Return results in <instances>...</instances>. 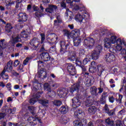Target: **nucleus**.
Wrapping results in <instances>:
<instances>
[{
  "mask_svg": "<svg viewBox=\"0 0 126 126\" xmlns=\"http://www.w3.org/2000/svg\"><path fill=\"white\" fill-rule=\"evenodd\" d=\"M41 36V41L38 38L34 37L30 41L29 44L31 45L30 48L32 51L37 50L38 47H39L40 44H42L45 40V35L44 33H41L40 34Z\"/></svg>",
  "mask_w": 126,
  "mask_h": 126,
  "instance_id": "nucleus-1",
  "label": "nucleus"
},
{
  "mask_svg": "<svg viewBox=\"0 0 126 126\" xmlns=\"http://www.w3.org/2000/svg\"><path fill=\"white\" fill-rule=\"evenodd\" d=\"M116 35H111L110 38H105L104 39V46L106 48H109L112 44H116L117 45H123V42L121 38H118Z\"/></svg>",
  "mask_w": 126,
  "mask_h": 126,
  "instance_id": "nucleus-2",
  "label": "nucleus"
},
{
  "mask_svg": "<svg viewBox=\"0 0 126 126\" xmlns=\"http://www.w3.org/2000/svg\"><path fill=\"white\" fill-rule=\"evenodd\" d=\"M90 15L89 12L84 10H81L79 14L75 15V19L80 23H85L90 19Z\"/></svg>",
  "mask_w": 126,
  "mask_h": 126,
  "instance_id": "nucleus-3",
  "label": "nucleus"
},
{
  "mask_svg": "<svg viewBox=\"0 0 126 126\" xmlns=\"http://www.w3.org/2000/svg\"><path fill=\"white\" fill-rule=\"evenodd\" d=\"M97 69V75L99 76H101L102 72L104 71V69L102 68L101 64L97 65V63L93 61L91 63V66L89 68V71L92 73H95Z\"/></svg>",
  "mask_w": 126,
  "mask_h": 126,
  "instance_id": "nucleus-4",
  "label": "nucleus"
},
{
  "mask_svg": "<svg viewBox=\"0 0 126 126\" xmlns=\"http://www.w3.org/2000/svg\"><path fill=\"white\" fill-rule=\"evenodd\" d=\"M68 60L72 62L75 61L76 65L81 67V68H82V70H86L85 68L82 65L81 59L80 57H77L76 53H73L69 55L68 56Z\"/></svg>",
  "mask_w": 126,
  "mask_h": 126,
  "instance_id": "nucleus-5",
  "label": "nucleus"
},
{
  "mask_svg": "<svg viewBox=\"0 0 126 126\" xmlns=\"http://www.w3.org/2000/svg\"><path fill=\"white\" fill-rule=\"evenodd\" d=\"M84 112L82 110L78 109L74 112V117L78 118L77 120H75L73 122L74 126H83L82 124V120L83 117Z\"/></svg>",
  "mask_w": 126,
  "mask_h": 126,
  "instance_id": "nucleus-6",
  "label": "nucleus"
},
{
  "mask_svg": "<svg viewBox=\"0 0 126 126\" xmlns=\"http://www.w3.org/2000/svg\"><path fill=\"white\" fill-rule=\"evenodd\" d=\"M45 116V114L43 113V112H40L37 113V115H35L34 117H31L30 119L32 120L31 123V126H35L37 124H42L41 118Z\"/></svg>",
  "mask_w": 126,
  "mask_h": 126,
  "instance_id": "nucleus-7",
  "label": "nucleus"
},
{
  "mask_svg": "<svg viewBox=\"0 0 126 126\" xmlns=\"http://www.w3.org/2000/svg\"><path fill=\"white\" fill-rule=\"evenodd\" d=\"M69 45H70V42L61 40L60 42V45L61 47L60 53L61 55H64V54L67 53V48L68 46H69Z\"/></svg>",
  "mask_w": 126,
  "mask_h": 126,
  "instance_id": "nucleus-8",
  "label": "nucleus"
},
{
  "mask_svg": "<svg viewBox=\"0 0 126 126\" xmlns=\"http://www.w3.org/2000/svg\"><path fill=\"white\" fill-rule=\"evenodd\" d=\"M95 44V40L94 38L91 37H87L85 38L83 46L87 49H92Z\"/></svg>",
  "mask_w": 126,
  "mask_h": 126,
  "instance_id": "nucleus-9",
  "label": "nucleus"
},
{
  "mask_svg": "<svg viewBox=\"0 0 126 126\" xmlns=\"http://www.w3.org/2000/svg\"><path fill=\"white\" fill-rule=\"evenodd\" d=\"M44 90L48 92V95L51 99H53L56 96V93L52 91L50 85L48 83H45L43 86Z\"/></svg>",
  "mask_w": 126,
  "mask_h": 126,
  "instance_id": "nucleus-10",
  "label": "nucleus"
},
{
  "mask_svg": "<svg viewBox=\"0 0 126 126\" xmlns=\"http://www.w3.org/2000/svg\"><path fill=\"white\" fill-rule=\"evenodd\" d=\"M66 66V69L70 75L72 76L76 75L77 71L76 67H75L74 65H73V64L67 63Z\"/></svg>",
  "mask_w": 126,
  "mask_h": 126,
  "instance_id": "nucleus-11",
  "label": "nucleus"
},
{
  "mask_svg": "<svg viewBox=\"0 0 126 126\" xmlns=\"http://www.w3.org/2000/svg\"><path fill=\"white\" fill-rule=\"evenodd\" d=\"M80 32L81 31L80 29L72 30L70 32V37L73 39L80 38L79 37L80 35Z\"/></svg>",
  "mask_w": 126,
  "mask_h": 126,
  "instance_id": "nucleus-12",
  "label": "nucleus"
},
{
  "mask_svg": "<svg viewBox=\"0 0 126 126\" xmlns=\"http://www.w3.org/2000/svg\"><path fill=\"white\" fill-rule=\"evenodd\" d=\"M18 16L19 18V22H25L28 19V16L26 13L20 12L18 14Z\"/></svg>",
  "mask_w": 126,
  "mask_h": 126,
  "instance_id": "nucleus-13",
  "label": "nucleus"
},
{
  "mask_svg": "<svg viewBox=\"0 0 126 126\" xmlns=\"http://www.w3.org/2000/svg\"><path fill=\"white\" fill-rule=\"evenodd\" d=\"M105 60L106 62L111 63L116 60V56L112 53H107L105 56Z\"/></svg>",
  "mask_w": 126,
  "mask_h": 126,
  "instance_id": "nucleus-14",
  "label": "nucleus"
},
{
  "mask_svg": "<svg viewBox=\"0 0 126 126\" xmlns=\"http://www.w3.org/2000/svg\"><path fill=\"white\" fill-rule=\"evenodd\" d=\"M40 56L44 62H48L51 60V56L48 52H43L40 54Z\"/></svg>",
  "mask_w": 126,
  "mask_h": 126,
  "instance_id": "nucleus-15",
  "label": "nucleus"
},
{
  "mask_svg": "<svg viewBox=\"0 0 126 126\" xmlns=\"http://www.w3.org/2000/svg\"><path fill=\"white\" fill-rule=\"evenodd\" d=\"M13 61H9L7 63V65L6 66H5L4 67L3 70H5L6 71H7L8 72H11V71L13 70Z\"/></svg>",
  "mask_w": 126,
  "mask_h": 126,
  "instance_id": "nucleus-16",
  "label": "nucleus"
},
{
  "mask_svg": "<svg viewBox=\"0 0 126 126\" xmlns=\"http://www.w3.org/2000/svg\"><path fill=\"white\" fill-rule=\"evenodd\" d=\"M72 106L73 108H77L80 107L81 105V101L78 97H74L72 99Z\"/></svg>",
  "mask_w": 126,
  "mask_h": 126,
  "instance_id": "nucleus-17",
  "label": "nucleus"
},
{
  "mask_svg": "<svg viewBox=\"0 0 126 126\" xmlns=\"http://www.w3.org/2000/svg\"><path fill=\"white\" fill-rule=\"evenodd\" d=\"M58 9V6L56 5L49 4L48 7L45 9V11L49 13H53L54 11Z\"/></svg>",
  "mask_w": 126,
  "mask_h": 126,
  "instance_id": "nucleus-18",
  "label": "nucleus"
},
{
  "mask_svg": "<svg viewBox=\"0 0 126 126\" xmlns=\"http://www.w3.org/2000/svg\"><path fill=\"white\" fill-rule=\"evenodd\" d=\"M80 85L79 84H74L71 87V88L70 89V92L71 94H73V93L74 91H76L77 92H78L80 90Z\"/></svg>",
  "mask_w": 126,
  "mask_h": 126,
  "instance_id": "nucleus-19",
  "label": "nucleus"
},
{
  "mask_svg": "<svg viewBox=\"0 0 126 126\" xmlns=\"http://www.w3.org/2000/svg\"><path fill=\"white\" fill-rule=\"evenodd\" d=\"M13 28V27L11 24L7 23L6 26H5V32H6V33H10L12 32Z\"/></svg>",
  "mask_w": 126,
  "mask_h": 126,
  "instance_id": "nucleus-20",
  "label": "nucleus"
},
{
  "mask_svg": "<svg viewBox=\"0 0 126 126\" xmlns=\"http://www.w3.org/2000/svg\"><path fill=\"white\" fill-rule=\"evenodd\" d=\"M94 82V77L93 76L90 77V78H89L86 82V86L87 87H90L93 85Z\"/></svg>",
  "mask_w": 126,
  "mask_h": 126,
  "instance_id": "nucleus-21",
  "label": "nucleus"
},
{
  "mask_svg": "<svg viewBox=\"0 0 126 126\" xmlns=\"http://www.w3.org/2000/svg\"><path fill=\"white\" fill-rule=\"evenodd\" d=\"M97 111L96 107L95 106H91L88 108V112L91 115H94Z\"/></svg>",
  "mask_w": 126,
  "mask_h": 126,
  "instance_id": "nucleus-22",
  "label": "nucleus"
},
{
  "mask_svg": "<svg viewBox=\"0 0 126 126\" xmlns=\"http://www.w3.org/2000/svg\"><path fill=\"white\" fill-rule=\"evenodd\" d=\"M47 73L46 72L44 71V70H43V69H41L38 72V76L40 78H41L42 76H43V78H42L45 79V78L47 77Z\"/></svg>",
  "mask_w": 126,
  "mask_h": 126,
  "instance_id": "nucleus-23",
  "label": "nucleus"
},
{
  "mask_svg": "<svg viewBox=\"0 0 126 126\" xmlns=\"http://www.w3.org/2000/svg\"><path fill=\"white\" fill-rule=\"evenodd\" d=\"M38 102L43 106L44 107L47 108L48 105L47 104L49 103V101L47 99H39Z\"/></svg>",
  "mask_w": 126,
  "mask_h": 126,
  "instance_id": "nucleus-24",
  "label": "nucleus"
},
{
  "mask_svg": "<svg viewBox=\"0 0 126 126\" xmlns=\"http://www.w3.org/2000/svg\"><path fill=\"white\" fill-rule=\"evenodd\" d=\"M105 122V123L106 124V125H107L108 126H115V121L111 120L110 118H107V119H106Z\"/></svg>",
  "mask_w": 126,
  "mask_h": 126,
  "instance_id": "nucleus-25",
  "label": "nucleus"
},
{
  "mask_svg": "<svg viewBox=\"0 0 126 126\" xmlns=\"http://www.w3.org/2000/svg\"><path fill=\"white\" fill-rule=\"evenodd\" d=\"M21 41V38L19 37V35H17L16 37L14 38H13L11 42L12 46H14L16 43H18Z\"/></svg>",
  "mask_w": 126,
  "mask_h": 126,
  "instance_id": "nucleus-26",
  "label": "nucleus"
},
{
  "mask_svg": "<svg viewBox=\"0 0 126 126\" xmlns=\"http://www.w3.org/2000/svg\"><path fill=\"white\" fill-rule=\"evenodd\" d=\"M59 111L62 114H65L68 112V108L65 106H62L59 109Z\"/></svg>",
  "mask_w": 126,
  "mask_h": 126,
  "instance_id": "nucleus-27",
  "label": "nucleus"
},
{
  "mask_svg": "<svg viewBox=\"0 0 126 126\" xmlns=\"http://www.w3.org/2000/svg\"><path fill=\"white\" fill-rule=\"evenodd\" d=\"M99 53H97L96 51H94L91 55L92 59L93 60H97L99 57Z\"/></svg>",
  "mask_w": 126,
  "mask_h": 126,
  "instance_id": "nucleus-28",
  "label": "nucleus"
},
{
  "mask_svg": "<svg viewBox=\"0 0 126 126\" xmlns=\"http://www.w3.org/2000/svg\"><path fill=\"white\" fill-rule=\"evenodd\" d=\"M69 121L68 118H67V116H63L61 118V122L62 124L66 125Z\"/></svg>",
  "mask_w": 126,
  "mask_h": 126,
  "instance_id": "nucleus-29",
  "label": "nucleus"
},
{
  "mask_svg": "<svg viewBox=\"0 0 126 126\" xmlns=\"http://www.w3.org/2000/svg\"><path fill=\"white\" fill-rule=\"evenodd\" d=\"M62 32L64 36L70 37L71 32L68 29H65L62 30Z\"/></svg>",
  "mask_w": 126,
  "mask_h": 126,
  "instance_id": "nucleus-30",
  "label": "nucleus"
},
{
  "mask_svg": "<svg viewBox=\"0 0 126 126\" xmlns=\"http://www.w3.org/2000/svg\"><path fill=\"white\" fill-rule=\"evenodd\" d=\"M90 62V59L88 58H85L83 60V63L82 60V65L83 66V67L85 68V70L83 71H86V68L85 67V65L88 64Z\"/></svg>",
  "mask_w": 126,
  "mask_h": 126,
  "instance_id": "nucleus-31",
  "label": "nucleus"
},
{
  "mask_svg": "<svg viewBox=\"0 0 126 126\" xmlns=\"http://www.w3.org/2000/svg\"><path fill=\"white\" fill-rule=\"evenodd\" d=\"M6 72V71H5V70H3L2 72L0 73V76L2 77L3 79L7 80V79H9V76L8 74L5 73Z\"/></svg>",
  "mask_w": 126,
  "mask_h": 126,
  "instance_id": "nucleus-32",
  "label": "nucleus"
},
{
  "mask_svg": "<svg viewBox=\"0 0 126 126\" xmlns=\"http://www.w3.org/2000/svg\"><path fill=\"white\" fill-rule=\"evenodd\" d=\"M108 30L107 29H103L102 31L100 32L99 34L100 36H108Z\"/></svg>",
  "mask_w": 126,
  "mask_h": 126,
  "instance_id": "nucleus-33",
  "label": "nucleus"
},
{
  "mask_svg": "<svg viewBox=\"0 0 126 126\" xmlns=\"http://www.w3.org/2000/svg\"><path fill=\"white\" fill-rule=\"evenodd\" d=\"M74 46L76 47H78L79 46V45L81 44V38H76L74 39Z\"/></svg>",
  "mask_w": 126,
  "mask_h": 126,
  "instance_id": "nucleus-34",
  "label": "nucleus"
},
{
  "mask_svg": "<svg viewBox=\"0 0 126 126\" xmlns=\"http://www.w3.org/2000/svg\"><path fill=\"white\" fill-rule=\"evenodd\" d=\"M52 102L54 107H60L62 104V102L59 100H55Z\"/></svg>",
  "mask_w": 126,
  "mask_h": 126,
  "instance_id": "nucleus-35",
  "label": "nucleus"
},
{
  "mask_svg": "<svg viewBox=\"0 0 126 126\" xmlns=\"http://www.w3.org/2000/svg\"><path fill=\"white\" fill-rule=\"evenodd\" d=\"M51 36L52 37L51 41H53L55 39V42L56 43H58V41L59 40V37H58V35L56 34H55V33H51Z\"/></svg>",
  "mask_w": 126,
  "mask_h": 126,
  "instance_id": "nucleus-36",
  "label": "nucleus"
},
{
  "mask_svg": "<svg viewBox=\"0 0 126 126\" xmlns=\"http://www.w3.org/2000/svg\"><path fill=\"white\" fill-rule=\"evenodd\" d=\"M106 94V93H103L101 97V103L102 104H104L106 103V98L107 97V96L105 95Z\"/></svg>",
  "mask_w": 126,
  "mask_h": 126,
  "instance_id": "nucleus-37",
  "label": "nucleus"
},
{
  "mask_svg": "<svg viewBox=\"0 0 126 126\" xmlns=\"http://www.w3.org/2000/svg\"><path fill=\"white\" fill-rule=\"evenodd\" d=\"M103 47L100 45H97L95 48L94 51L98 54H100L102 51Z\"/></svg>",
  "mask_w": 126,
  "mask_h": 126,
  "instance_id": "nucleus-38",
  "label": "nucleus"
},
{
  "mask_svg": "<svg viewBox=\"0 0 126 126\" xmlns=\"http://www.w3.org/2000/svg\"><path fill=\"white\" fill-rule=\"evenodd\" d=\"M29 111L31 112V113L34 116L35 115V107L34 106H28V107Z\"/></svg>",
  "mask_w": 126,
  "mask_h": 126,
  "instance_id": "nucleus-39",
  "label": "nucleus"
},
{
  "mask_svg": "<svg viewBox=\"0 0 126 126\" xmlns=\"http://www.w3.org/2000/svg\"><path fill=\"white\" fill-rule=\"evenodd\" d=\"M17 110L16 107H13L12 108L8 109L7 110V114H14Z\"/></svg>",
  "mask_w": 126,
  "mask_h": 126,
  "instance_id": "nucleus-40",
  "label": "nucleus"
},
{
  "mask_svg": "<svg viewBox=\"0 0 126 126\" xmlns=\"http://www.w3.org/2000/svg\"><path fill=\"white\" fill-rule=\"evenodd\" d=\"M42 94V93H40V92H37L36 93H34V94H33V96L36 99H37V100H38V99L41 97Z\"/></svg>",
  "mask_w": 126,
  "mask_h": 126,
  "instance_id": "nucleus-41",
  "label": "nucleus"
},
{
  "mask_svg": "<svg viewBox=\"0 0 126 126\" xmlns=\"http://www.w3.org/2000/svg\"><path fill=\"white\" fill-rule=\"evenodd\" d=\"M38 101V100L35 98L34 97H33L32 98H31L29 100V103L31 105H34V104Z\"/></svg>",
  "mask_w": 126,
  "mask_h": 126,
  "instance_id": "nucleus-42",
  "label": "nucleus"
},
{
  "mask_svg": "<svg viewBox=\"0 0 126 126\" xmlns=\"http://www.w3.org/2000/svg\"><path fill=\"white\" fill-rule=\"evenodd\" d=\"M21 36L22 37L25 39H28V38L30 37V36L26 33L25 31H24L21 32Z\"/></svg>",
  "mask_w": 126,
  "mask_h": 126,
  "instance_id": "nucleus-43",
  "label": "nucleus"
},
{
  "mask_svg": "<svg viewBox=\"0 0 126 126\" xmlns=\"http://www.w3.org/2000/svg\"><path fill=\"white\" fill-rule=\"evenodd\" d=\"M85 49L83 48H80L79 49V55L80 57L83 56L85 55Z\"/></svg>",
  "mask_w": 126,
  "mask_h": 126,
  "instance_id": "nucleus-44",
  "label": "nucleus"
},
{
  "mask_svg": "<svg viewBox=\"0 0 126 126\" xmlns=\"http://www.w3.org/2000/svg\"><path fill=\"white\" fill-rule=\"evenodd\" d=\"M8 107L7 105H5L3 107H2L1 111L2 112H5L6 114H8Z\"/></svg>",
  "mask_w": 126,
  "mask_h": 126,
  "instance_id": "nucleus-45",
  "label": "nucleus"
},
{
  "mask_svg": "<svg viewBox=\"0 0 126 126\" xmlns=\"http://www.w3.org/2000/svg\"><path fill=\"white\" fill-rule=\"evenodd\" d=\"M5 41V39H1L0 40V48H4L5 47V44H4V42Z\"/></svg>",
  "mask_w": 126,
  "mask_h": 126,
  "instance_id": "nucleus-46",
  "label": "nucleus"
},
{
  "mask_svg": "<svg viewBox=\"0 0 126 126\" xmlns=\"http://www.w3.org/2000/svg\"><path fill=\"white\" fill-rule=\"evenodd\" d=\"M106 114H107L109 116H112L115 114V111L113 110H109Z\"/></svg>",
  "mask_w": 126,
  "mask_h": 126,
  "instance_id": "nucleus-47",
  "label": "nucleus"
},
{
  "mask_svg": "<svg viewBox=\"0 0 126 126\" xmlns=\"http://www.w3.org/2000/svg\"><path fill=\"white\" fill-rule=\"evenodd\" d=\"M80 0H67V3L70 4V5H73V1L75 2H79Z\"/></svg>",
  "mask_w": 126,
  "mask_h": 126,
  "instance_id": "nucleus-48",
  "label": "nucleus"
},
{
  "mask_svg": "<svg viewBox=\"0 0 126 126\" xmlns=\"http://www.w3.org/2000/svg\"><path fill=\"white\" fill-rule=\"evenodd\" d=\"M35 16L38 18L42 17L43 14L41 12L37 11L35 13Z\"/></svg>",
  "mask_w": 126,
  "mask_h": 126,
  "instance_id": "nucleus-49",
  "label": "nucleus"
},
{
  "mask_svg": "<svg viewBox=\"0 0 126 126\" xmlns=\"http://www.w3.org/2000/svg\"><path fill=\"white\" fill-rule=\"evenodd\" d=\"M62 23V20H59L58 18H57V20H55L54 21V26H58L59 25V24Z\"/></svg>",
  "mask_w": 126,
  "mask_h": 126,
  "instance_id": "nucleus-50",
  "label": "nucleus"
},
{
  "mask_svg": "<svg viewBox=\"0 0 126 126\" xmlns=\"http://www.w3.org/2000/svg\"><path fill=\"white\" fill-rule=\"evenodd\" d=\"M24 0H16V8H19V4H21L22 1H24Z\"/></svg>",
  "mask_w": 126,
  "mask_h": 126,
  "instance_id": "nucleus-51",
  "label": "nucleus"
},
{
  "mask_svg": "<svg viewBox=\"0 0 126 126\" xmlns=\"http://www.w3.org/2000/svg\"><path fill=\"white\" fill-rule=\"evenodd\" d=\"M122 45H117V46H116V50L118 51H122V50L123 49Z\"/></svg>",
  "mask_w": 126,
  "mask_h": 126,
  "instance_id": "nucleus-52",
  "label": "nucleus"
},
{
  "mask_svg": "<svg viewBox=\"0 0 126 126\" xmlns=\"http://www.w3.org/2000/svg\"><path fill=\"white\" fill-rule=\"evenodd\" d=\"M11 86V83H8L6 85V88H7L8 91L9 92H10L12 90Z\"/></svg>",
  "mask_w": 126,
  "mask_h": 126,
  "instance_id": "nucleus-53",
  "label": "nucleus"
},
{
  "mask_svg": "<svg viewBox=\"0 0 126 126\" xmlns=\"http://www.w3.org/2000/svg\"><path fill=\"white\" fill-rule=\"evenodd\" d=\"M31 60V58H30L29 57H27L26 58V59L23 62V64L24 65H27V63H29V61Z\"/></svg>",
  "mask_w": 126,
  "mask_h": 126,
  "instance_id": "nucleus-54",
  "label": "nucleus"
},
{
  "mask_svg": "<svg viewBox=\"0 0 126 126\" xmlns=\"http://www.w3.org/2000/svg\"><path fill=\"white\" fill-rule=\"evenodd\" d=\"M20 61L18 60H15L14 62V67H17L18 65H19Z\"/></svg>",
  "mask_w": 126,
  "mask_h": 126,
  "instance_id": "nucleus-55",
  "label": "nucleus"
},
{
  "mask_svg": "<svg viewBox=\"0 0 126 126\" xmlns=\"http://www.w3.org/2000/svg\"><path fill=\"white\" fill-rule=\"evenodd\" d=\"M108 100L110 102L114 103L115 99L113 96H111L108 97Z\"/></svg>",
  "mask_w": 126,
  "mask_h": 126,
  "instance_id": "nucleus-56",
  "label": "nucleus"
},
{
  "mask_svg": "<svg viewBox=\"0 0 126 126\" xmlns=\"http://www.w3.org/2000/svg\"><path fill=\"white\" fill-rule=\"evenodd\" d=\"M104 109V110H105L106 113H108V112H109L110 111V109H109V108L108 107V105L107 104H106L105 105Z\"/></svg>",
  "mask_w": 126,
  "mask_h": 126,
  "instance_id": "nucleus-57",
  "label": "nucleus"
},
{
  "mask_svg": "<svg viewBox=\"0 0 126 126\" xmlns=\"http://www.w3.org/2000/svg\"><path fill=\"white\" fill-rule=\"evenodd\" d=\"M96 91L97 89H96V88H92L91 92V94L93 95H95L96 94Z\"/></svg>",
  "mask_w": 126,
  "mask_h": 126,
  "instance_id": "nucleus-58",
  "label": "nucleus"
},
{
  "mask_svg": "<svg viewBox=\"0 0 126 126\" xmlns=\"http://www.w3.org/2000/svg\"><path fill=\"white\" fill-rule=\"evenodd\" d=\"M6 116L5 113H0V120H1L2 119H4V117Z\"/></svg>",
  "mask_w": 126,
  "mask_h": 126,
  "instance_id": "nucleus-59",
  "label": "nucleus"
},
{
  "mask_svg": "<svg viewBox=\"0 0 126 126\" xmlns=\"http://www.w3.org/2000/svg\"><path fill=\"white\" fill-rule=\"evenodd\" d=\"M60 4L62 8H66V4L64 2H61Z\"/></svg>",
  "mask_w": 126,
  "mask_h": 126,
  "instance_id": "nucleus-60",
  "label": "nucleus"
},
{
  "mask_svg": "<svg viewBox=\"0 0 126 126\" xmlns=\"http://www.w3.org/2000/svg\"><path fill=\"white\" fill-rule=\"evenodd\" d=\"M32 9L34 11H38L39 10V8L38 6L33 5L32 6Z\"/></svg>",
  "mask_w": 126,
  "mask_h": 126,
  "instance_id": "nucleus-61",
  "label": "nucleus"
},
{
  "mask_svg": "<svg viewBox=\"0 0 126 126\" xmlns=\"http://www.w3.org/2000/svg\"><path fill=\"white\" fill-rule=\"evenodd\" d=\"M116 126H123V124H122V122L119 120L116 121Z\"/></svg>",
  "mask_w": 126,
  "mask_h": 126,
  "instance_id": "nucleus-62",
  "label": "nucleus"
},
{
  "mask_svg": "<svg viewBox=\"0 0 126 126\" xmlns=\"http://www.w3.org/2000/svg\"><path fill=\"white\" fill-rule=\"evenodd\" d=\"M50 51L51 52H55L56 51V46H52L50 49Z\"/></svg>",
  "mask_w": 126,
  "mask_h": 126,
  "instance_id": "nucleus-63",
  "label": "nucleus"
},
{
  "mask_svg": "<svg viewBox=\"0 0 126 126\" xmlns=\"http://www.w3.org/2000/svg\"><path fill=\"white\" fill-rule=\"evenodd\" d=\"M13 126H26L25 125L24 126L23 124L20 123L19 124H15L13 125Z\"/></svg>",
  "mask_w": 126,
  "mask_h": 126,
  "instance_id": "nucleus-64",
  "label": "nucleus"
}]
</instances>
